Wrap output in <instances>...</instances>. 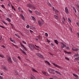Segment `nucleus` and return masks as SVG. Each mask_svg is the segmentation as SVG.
I'll return each mask as SVG.
<instances>
[{
    "mask_svg": "<svg viewBox=\"0 0 79 79\" xmlns=\"http://www.w3.org/2000/svg\"><path fill=\"white\" fill-rule=\"evenodd\" d=\"M68 20L69 21V23H71L72 22L71 19H70L69 18L68 19Z\"/></svg>",
    "mask_w": 79,
    "mask_h": 79,
    "instance_id": "26",
    "label": "nucleus"
},
{
    "mask_svg": "<svg viewBox=\"0 0 79 79\" xmlns=\"http://www.w3.org/2000/svg\"><path fill=\"white\" fill-rule=\"evenodd\" d=\"M22 42L23 43V44H25V45H26L27 44L26 42L24 41L23 40L22 41Z\"/></svg>",
    "mask_w": 79,
    "mask_h": 79,
    "instance_id": "34",
    "label": "nucleus"
},
{
    "mask_svg": "<svg viewBox=\"0 0 79 79\" xmlns=\"http://www.w3.org/2000/svg\"><path fill=\"white\" fill-rule=\"evenodd\" d=\"M38 23L39 25L40 26H42L44 24V22L42 21H39Z\"/></svg>",
    "mask_w": 79,
    "mask_h": 79,
    "instance_id": "2",
    "label": "nucleus"
},
{
    "mask_svg": "<svg viewBox=\"0 0 79 79\" xmlns=\"http://www.w3.org/2000/svg\"><path fill=\"white\" fill-rule=\"evenodd\" d=\"M48 6H51V4H50V3H49V2H48Z\"/></svg>",
    "mask_w": 79,
    "mask_h": 79,
    "instance_id": "37",
    "label": "nucleus"
},
{
    "mask_svg": "<svg viewBox=\"0 0 79 79\" xmlns=\"http://www.w3.org/2000/svg\"><path fill=\"white\" fill-rule=\"evenodd\" d=\"M2 68L5 70V71H8V68L7 67H6V66H3L2 67Z\"/></svg>",
    "mask_w": 79,
    "mask_h": 79,
    "instance_id": "9",
    "label": "nucleus"
},
{
    "mask_svg": "<svg viewBox=\"0 0 79 79\" xmlns=\"http://www.w3.org/2000/svg\"><path fill=\"white\" fill-rule=\"evenodd\" d=\"M45 35L46 37H48V33H45Z\"/></svg>",
    "mask_w": 79,
    "mask_h": 79,
    "instance_id": "36",
    "label": "nucleus"
},
{
    "mask_svg": "<svg viewBox=\"0 0 79 79\" xmlns=\"http://www.w3.org/2000/svg\"><path fill=\"white\" fill-rule=\"evenodd\" d=\"M56 73H57V74H60V72H58L57 71H55Z\"/></svg>",
    "mask_w": 79,
    "mask_h": 79,
    "instance_id": "45",
    "label": "nucleus"
},
{
    "mask_svg": "<svg viewBox=\"0 0 79 79\" xmlns=\"http://www.w3.org/2000/svg\"><path fill=\"white\" fill-rule=\"evenodd\" d=\"M22 52H23V54H25V55H26V53L24 51H23Z\"/></svg>",
    "mask_w": 79,
    "mask_h": 79,
    "instance_id": "54",
    "label": "nucleus"
},
{
    "mask_svg": "<svg viewBox=\"0 0 79 79\" xmlns=\"http://www.w3.org/2000/svg\"><path fill=\"white\" fill-rule=\"evenodd\" d=\"M12 59L14 61V62H16V63H18V61H17V60L16 59V58H15L14 57H13Z\"/></svg>",
    "mask_w": 79,
    "mask_h": 79,
    "instance_id": "14",
    "label": "nucleus"
},
{
    "mask_svg": "<svg viewBox=\"0 0 79 79\" xmlns=\"http://www.w3.org/2000/svg\"><path fill=\"white\" fill-rule=\"evenodd\" d=\"M61 47L62 48H64V47H66V45L64 44L63 43H62V45H61Z\"/></svg>",
    "mask_w": 79,
    "mask_h": 79,
    "instance_id": "12",
    "label": "nucleus"
},
{
    "mask_svg": "<svg viewBox=\"0 0 79 79\" xmlns=\"http://www.w3.org/2000/svg\"><path fill=\"white\" fill-rule=\"evenodd\" d=\"M11 6L12 7V9H13V10L14 9V7H13V6Z\"/></svg>",
    "mask_w": 79,
    "mask_h": 79,
    "instance_id": "63",
    "label": "nucleus"
},
{
    "mask_svg": "<svg viewBox=\"0 0 79 79\" xmlns=\"http://www.w3.org/2000/svg\"><path fill=\"white\" fill-rule=\"evenodd\" d=\"M35 12L36 13V14L37 15H40V14H41L40 12H38V11H37L35 10Z\"/></svg>",
    "mask_w": 79,
    "mask_h": 79,
    "instance_id": "13",
    "label": "nucleus"
},
{
    "mask_svg": "<svg viewBox=\"0 0 79 79\" xmlns=\"http://www.w3.org/2000/svg\"><path fill=\"white\" fill-rule=\"evenodd\" d=\"M0 27H2V28H3V29H5V27H3V26L0 25Z\"/></svg>",
    "mask_w": 79,
    "mask_h": 79,
    "instance_id": "35",
    "label": "nucleus"
},
{
    "mask_svg": "<svg viewBox=\"0 0 79 79\" xmlns=\"http://www.w3.org/2000/svg\"><path fill=\"white\" fill-rule=\"evenodd\" d=\"M30 27L32 28V29H35V27L32 26H31Z\"/></svg>",
    "mask_w": 79,
    "mask_h": 79,
    "instance_id": "48",
    "label": "nucleus"
},
{
    "mask_svg": "<svg viewBox=\"0 0 79 79\" xmlns=\"http://www.w3.org/2000/svg\"><path fill=\"white\" fill-rule=\"evenodd\" d=\"M27 5L28 8H31V7H32V4L30 3H28V4H27Z\"/></svg>",
    "mask_w": 79,
    "mask_h": 79,
    "instance_id": "11",
    "label": "nucleus"
},
{
    "mask_svg": "<svg viewBox=\"0 0 79 79\" xmlns=\"http://www.w3.org/2000/svg\"><path fill=\"white\" fill-rule=\"evenodd\" d=\"M73 74V76H75V77H77H77H78V76L77 75L74 74Z\"/></svg>",
    "mask_w": 79,
    "mask_h": 79,
    "instance_id": "31",
    "label": "nucleus"
},
{
    "mask_svg": "<svg viewBox=\"0 0 79 79\" xmlns=\"http://www.w3.org/2000/svg\"><path fill=\"white\" fill-rule=\"evenodd\" d=\"M55 43L57 44V45H58V41L57 40H54Z\"/></svg>",
    "mask_w": 79,
    "mask_h": 79,
    "instance_id": "23",
    "label": "nucleus"
},
{
    "mask_svg": "<svg viewBox=\"0 0 79 79\" xmlns=\"http://www.w3.org/2000/svg\"><path fill=\"white\" fill-rule=\"evenodd\" d=\"M28 11H29V12L30 13H32V10H29Z\"/></svg>",
    "mask_w": 79,
    "mask_h": 79,
    "instance_id": "42",
    "label": "nucleus"
},
{
    "mask_svg": "<svg viewBox=\"0 0 79 79\" xmlns=\"http://www.w3.org/2000/svg\"><path fill=\"white\" fill-rule=\"evenodd\" d=\"M52 64L53 65H54L55 66H56V67H57V68H59V66L57 64H56L55 63H52Z\"/></svg>",
    "mask_w": 79,
    "mask_h": 79,
    "instance_id": "20",
    "label": "nucleus"
},
{
    "mask_svg": "<svg viewBox=\"0 0 79 79\" xmlns=\"http://www.w3.org/2000/svg\"><path fill=\"white\" fill-rule=\"evenodd\" d=\"M48 72L51 73H52V71H55V70H53L52 69H48Z\"/></svg>",
    "mask_w": 79,
    "mask_h": 79,
    "instance_id": "3",
    "label": "nucleus"
},
{
    "mask_svg": "<svg viewBox=\"0 0 79 79\" xmlns=\"http://www.w3.org/2000/svg\"><path fill=\"white\" fill-rule=\"evenodd\" d=\"M29 47L30 48V49H31V50H34V48H35V46H33L32 45H30L29 46Z\"/></svg>",
    "mask_w": 79,
    "mask_h": 79,
    "instance_id": "6",
    "label": "nucleus"
},
{
    "mask_svg": "<svg viewBox=\"0 0 79 79\" xmlns=\"http://www.w3.org/2000/svg\"><path fill=\"white\" fill-rule=\"evenodd\" d=\"M26 27L27 28V29H29V27H30V26H29V25H27Z\"/></svg>",
    "mask_w": 79,
    "mask_h": 79,
    "instance_id": "43",
    "label": "nucleus"
},
{
    "mask_svg": "<svg viewBox=\"0 0 79 79\" xmlns=\"http://www.w3.org/2000/svg\"><path fill=\"white\" fill-rule=\"evenodd\" d=\"M54 16L56 19H58V16L56 15H54Z\"/></svg>",
    "mask_w": 79,
    "mask_h": 79,
    "instance_id": "27",
    "label": "nucleus"
},
{
    "mask_svg": "<svg viewBox=\"0 0 79 79\" xmlns=\"http://www.w3.org/2000/svg\"><path fill=\"white\" fill-rule=\"evenodd\" d=\"M36 55L40 57V58H44V56H43V55H42L40 54H39L38 53H36Z\"/></svg>",
    "mask_w": 79,
    "mask_h": 79,
    "instance_id": "5",
    "label": "nucleus"
},
{
    "mask_svg": "<svg viewBox=\"0 0 79 79\" xmlns=\"http://www.w3.org/2000/svg\"><path fill=\"white\" fill-rule=\"evenodd\" d=\"M47 42H48V43L50 42V40H48V39H47Z\"/></svg>",
    "mask_w": 79,
    "mask_h": 79,
    "instance_id": "50",
    "label": "nucleus"
},
{
    "mask_svg": "<svg viewBox=\"0 0 79 79\" xmlns=\"http://www.w3.org/2000/svg\"><path fill=\"white\" fill-rule=\"evenodd\" d=\"M79 55V54H75L74 55V57H75H75H77V56H78Z\"/></svg>",
    "mask_w": 79,
    "mask_h": 79,
    "instance_id": "33",
    "label": "nucleus"
},
{
    "mask_svg": "<svg viewBox=\"0 0 79 79\" xmlns=\"http://www.w3.org/2000/svg\"><path fill=\"white\" fill-rule=\"evenodd\" d=\"M45 63H46V64H47L48 65H50V63L47 60L45 61Z\"/></svg>",
    "mask_w": 79,
    "mask_h": 79,
    "instance_id": "18",
    "label": "nucleus"
},
{
    "mask_svg": "<svg viewBox=\"0 0 79 79\" xmlns=\"http://www.w3.org/2000/svg\"><path fill=\"white\" fill-rule=\"evenodd\" d=\"M6 20H7V21H8V22H11V20L9 18H7Z\"/></svg>",
    "mask_w": 79,
    "mask_h": 79,
    "instance_id": "22",
    "label": "nucleus"
},
{
    "mask_svg": "<svg viewBox=\"0 0 79 79\" xmlns=\"http://www.w3.org/2000/svg\"><path fill=\"white\" fill-rule=\"evenodd\" d=\"M35 40H36L37 41H39V39L37 38H35Z\"/></svg>",
    "mask_w": 79,
    "mask_h": 79,
    "instance_id": "62",
    "label": "nucleus"
},
{
    "mask_svg": "<svg viewBox=\"0 0 79 79\" xmlns=\"http://www.w3.org/2000/svg\"><path fill=\"white\" fill-rule=\"evenodd\" d=\"M2 47L3 48H5V46L3 45L2 46Z\"/></svg>",
    "mask_w": 79,
    "mask_h": 79,
    "instance_id": "56",
    "label": "nucleus"
},
{
    "mask_svg": "<svg viewBox=\"0 0 79 79\" xmlns=\"http://www.w3.org/2000/svg\"><path fill=\"white\" fill-rule=\"evenodd\" d=\"M10 24L11 26L12 27V28H13V24H12V23H10Z\"/></svg>",
    "mask_w": 79,
    "mask_h": 79,
    "instance_id": "53",
    "label": "nucleus"
},
{
    "mask_svg": "<svg viewBox=\"0 0 79 79\" xmlns=\"http://www.w3.org/2000/svg\"><path fill=\"white\" fill-rule=\"evenodd\" d=\"M20 16L21 17L22 19L24 21H25L24 17V16H23V15L20 14Z\"/></svg>",
    "mask_w": 79,
    "mask_h": 79,
    "instance_id": "17",
    "label": "nucleus"
},
{
    "mask_svg": "<svg viewBox=\"0 0 79 79\" xmlns=\"http://www.w3.org/2000/svg\"><path fill=\"white\" fill-rule=\"evenodd\" d=\"M0 57H1V58H5V57H4V56H3V55H2L0 54Z\"/></svg>",
    "mask_w": 79,
    "mask_h": 79,
    "instance_id": "29",
    "label": "nucleus"
},
{
    "mask_svg": "<svg viewBox=\"0 0 79 79\" xmlns=\"http://www.w3.org/2000/svg\"><path fill=\"white\" fill-rule=\"evenodd\" d=\"M7 61L9 63H11V64H12V63H13L12 60H11V58L10 57H8L7 59Z\"/></svg>",
    "mask_w": 79,
    "mask_h": 79,
    "instance_id": "1",
    "label": "nucleus"
},
{
    "mask_svg": "<svg viewBox=\"0 0 79 79\" xmlns=\"http://www.w3.org/2000/svg\"><path fill=\"white\" fill-rule=\"evenodd\" d=\"M42 73H43V74H44V75H45L46 76H50V75H49V74H48V73L42 71Z\"/></svg>",
    "mask_w": 79,
    "mask_h": 79,
    "instance_id": "8",
    "label": "nucleus"
},
{
    "mask_svg": "<svg viewBox=\"0 0 79 79\" xmlns=\"http://www.w3.org/2000/svg\"><path fill=\"white\" fill-rule=\"evenodd\" d=\"M54 11L55 13H58V12H59V11H58V10H54Z\"/></svg>",
    "mask_w": 79,
    "mask_h": 79,
    "instance_id": "41",
    "label": "nucleus"
},
{
    "mask_svg": "<svg viewBox=\"0 0 79 79\" xmlns=\"http://www.w3.org/2000/svg\"><path fill=\"white\" fill-rule=\"evenodd\" d=\"M20 45L21 46H22V47H23L24 48L25 50H26L27 51V48H26V47H25V46H24V45H23V44H21Z\"/></svg>",
    "mask_w": 79,
    "mask_h": 79,
    "instance_id": "16",
    "label": "nucleus"
},
{
    "mask_svg": "<svg viewBox=\"0 0 79 79\" xmlns=\"http://www.w3.org/2000/svg\"><path fill=\"white\" fill-rule=\"evenodd\" d=\"M1 7L2 8H5V7L4 6V5L2 4V5H1Z\"/></svg>",
    "mask_w": 79,
    "mask_h": 79,
    "instance_id": "39",
    "label": "nucleus"
},
{
    "mask_svg": "<svg viewBox=\"0 0 79 79\" xmlns=\"http://www.w3.org/2000/svg\"><path fill=\"white\" fill-rule=\"evenodd\" d=\"M13 45L14 46H15V47H16V48H18V46H17V45H15L14 44H13Z\"/></svg>",
    "mask_w": 79,
    "mask_h": 79,
    "instance_id": "55",
    "label": "nucleus"
},
{
    "mask_svg": "<svg viewBox=\"0 0 79 79\" xmlns=\"http://www.w3.org/2000/svg\"><path fill=\"white\" fill-rule=\"evenodd\" d=\"M18 58L19 59V60H21V57H20L19 56H18Z\"/></svg>",
    "mask_w": 79,
    "mask_h": 79,
    "instance_id": "47",
    "label": "nucleus"
},
{
    "mask_svg": "<svg viewBox=\"0 0 79 79\" xmlns=\"http://www.w3.org/2000/svg\"><path fill=\"white\" fill-rule=\"evenodd\" d=\"M30 32H31V33H32V32H34L32 31L31 30H30Z\"/></svg>",
    "mask_w": 79,
    "mask_h": 79,
    "instance_id": "60",
    "label": "nucleus"
},
{
    "mask_svg": "<svg viewBox=\"0 0 79 79\" xmlns=\"http://www.w3.org/2000/svg\"><path fill=\"white\" fill-rule=\"evenodd\" d=\"M18 10H19V11H21V8H20V7H18Z\"/></svg>",
    "mask_w": 79,
    "mask_h": 79,
    "instance_id": "59",
    "label": "nucleus"
},
{
    "mask_svg": "<svg viewBox=\"0 0 79 79\" xmlns=\"http://www.w3.org/2000/svg\"><path fill=\"white\" fill-rule=\"evenodd\" d=\"M32 71H33V72H35V73H38V72L36 71V70L32 68Z\"/></svg>",
    "mask_w": 79,
    "mask_h": 79,
    "instance_id": "19",
    "label": "nucleus"
},
{
    "mask_svg": "<svg viewBox=\"0 0 79 79\" xmlns=\"http://www.w3.org/2000/svg\"><path fill=\"white\" fill-rule=\"evenodd\" d=\"M20 45L21 46H22V47H23L24 48L25 50H26L27 51V48H26V47H25V46H24V45H23V44H21Z\"/></svg>",
    "mask_w": 79,
    "mask_h": 79,
    "instance_id": "15",
    "label": "nucleus"
},
{
    "mask_svg": "<svg viewBox=\"0 0 79 79\" xmlns=\"http://www.w3.org/2000/svg\"><path fill=\"white\" fill-rule=\"evenodd\" d=\"M15 73V74L16 75H18V72L16 70L14 71Z\"/></svg>",
    "mask_w": 79,
    "mask_h": 79,
    "instance_id": "25",
    "label": "nucleus"
},
{
    "mask_svg": "<svg viewBox=\"0 0 79 79\" xmlns=\"http://www.w3.org/2000/svg\"><path fill=\"white\" fill-rule=\"evenodd\" d=\"M51 45H52V46H54V45H53V43H51Z\"/></svg>",
    "mask_w": 79,
    "mask_h": 79,
    "instance_id": "64",
    "label": "nucleus"
},
{
    "mask_svg": "<svg viewBox=\"0 0 79 79\" xmlns=\"http://www.w3.org/2000/svg\"><path fill=\"white\" fill-rule=\"evenodd\" d=\"M31 18L33 20V21H36V19H35V18L34 17L32 16H31Z\"/></svg>",
    "mask_w": 79,
    "mask_h": 79,
    "instance_id": "21",
    "label": "nucleus"
},
{
    "mask_svg": "<svg viewBox=\"0 0 79 79\" xmlns=\"http://www.w3.org/2000/svg\"><path fill=\"white\" fill-rule=\"evenodd\" d=\"M31 79H35V77L33 75H32L31 77Z\"/></svg>",
    "mask_w": 79,
    "mask_h": 79,
    "instance_id": "24",
    "label": "nucleus"
},
{
    "mask_svg": "<svg viewBox=\"0 0 79 79\" xmlns=\"http://www.w3.org/2000/svg\"><path fill=\"white\" fill-rule=\"evenodd\" d=\"M65 59L66 60H68V61H69V59L67 57H65Z\"/></svg>",
    "mask_w": 79,
    "mask_h": 79,
    "instance_id": "38",
    "label": "nucleus"
},
{
    "mask_svg": "<svg viewBox=\"0 0 79 79\" xmlns=\"http://www.w3.org/2000/svg\"><path fill=\"white\" fill-rule=\"evenodd\" d=\"M2 22L3 23H4V24H5L7 25V23H6V22H5V21H3Z\"/></svg>",
    "mask_w": 79,
    "mask_h": 79,
    "instance_id": "40",
    "label": "nucleus"
},
{
    "mask_svg": "<svg viewBox=\"0 0 79 79\" xmlns=\"http://www.w3.org/2000/svg\"><path fill=\"white\" fill-rule=\"evenodd\" d=\"M65 11L66 14H68V13H69L68 9V8H67V7H66L65 8Z\"/></svg>",
    "mask_w": 79,
    "mask_h": 79,
    "instance_id": "7",
    "label": "nucleus"
},
{
    "mask_svg": "<svg viewBox=\"0 0 79 79\" xmlns=\"http://www.w3.org/2000/svg\"><path fill=\"white\" fill-rule=\"evenodd\" d=\"M15 35H16V37H18V38H19L20 39L21 38V37H20V36H19V35L18 34H15Z\"/></svg>",
    "mask_w": 79,
    "mask_h": 79,
    "instance_id": "28",
    "label": "nucleus"
},
{
    "mask_svg": "<svg viewBox=\"0 0 79 79\" xmlns=\"http://www.w3.org/2000/svg\"><path fill=\"white\" fill-rule=\"evenodd\" d=\"M73 10H74L75 13H76V8H75L74 7H73Z\"/></svg>",
    "mask_w": 79,
    "mask_h": 79,
    "instance_id": "30",
    "label": "nucleus"
},
{
    "mask_svg": "<svg viewBox=\"0 0 79 79\" xmlns=\"http://www.w3.org/2000/svg\"><path fill=\"white\" fill-rule=\"evenodd\" d=\"M10 41H12V40H13L12 39V38H11L10 37Z\"/></svg>",
    "mask_w": 79,
    "mask_h": 79,
    "instance_id": "57",
    "label": "nucleus"
},
{
    "mask_svg": "<svg viewBox=\"0 0 79 79\" xmlns=\"http://www.w3.org/2000/svg\"><path fill=\"white\" fill-rule=\"evenodd\" d=\"M52 10L54 11H55V8H54V7H52Z\"/></svg>",
    "mask_w": 79,
    "mask_h": 79,
    "instance_id": "61",
    "label": "nucleus"
},
{
    "mask_svg": "<svg viewBox=\"0 0 79 79\" xmlns=\"http://www.w3.org/2000/svg\"><path fill=\"white\" fill-rule=\"evenodd\" d=\"M11 42H13V43H15V40H12V41H11Z\"/></svg>",
    "mask_w": 79,
    "mask_h": 79,
    "instance_id": "51",
    "label": "nucleus"
},
{
    "mask_svg": "<svg viewBox=\"0 0 79 79\" xmlns=\"http://www.w3.org/2000/svg\"><path fill=\"white\" fill-rule=\"evenodd\" d=\"M31 8H32L33 9H34V10H35V7L34 6H32V5Z\"/></svg>",
    "mask_w": 79,
    "mask_h": 79,
    "instance_id": "32",
    "label": "nucleus"
},
{
    "mask_svg": "<svg viewBox=\"0 0 79 79\" xmlns=\"http://www.w3.org/2000/svg\"><path fill=\"white\" fill-rule=\"evenodd\" d=\"M0 79H3V77L1 76L0 75Z\"/></svg>",
    "mask_w": 79,
    "mask_h": 79,
    "instance_id": "58",
    "label": "nucleus"
},
{
    "mask_svg": "<svg viewBox=\"0 0 79 79\" xmlns=\"http://www.w3.org/2000/svg\"><path fill=\"white\" fill-rule=\"evenodd\" d=\"M66 49H67V50H70L69 47H66Z\"/></svg>",
    "mask_w": 79,
    "mask_h": 79,
    "instance_id": "46",
    "label": "nucleus"
},
{
    "mask_svg": "<svg viewBox=\"0 0 79 79\" xmlns=\"http://www.w3.org/2000/svg\"><path fill=\"white\" fill-rule=\"evenodd\" d=\"M72 49L73 51H75V52H77V51H78L79 50V49L77 48H76L74 47L72 48Z\"/></svg>",
    "mask_w": 79,
    "mask_h": 79,
    "instance_id": "4",
    "label": "nucleus"
},
{
    "mask_svg": "<svg viewBox=\"0 0 79 79\" xmlns=\"http://www.w3.org/2000/svg\"><path fill=\"white\" fill-rule=\"evenodd\" d=\"M9 18H11V16H12V15H8Z\"/></svg>",
    "mask_w": 79,
    "mask_h": 79,
    "instance_id": "49",
    "label": "nucleus"
},
{
    "mask_svg": "<svg viewBox=\"0 0 79 79\" xmlns=\"http://www.w3.org/2000/svg\"><path fill=\"white\" fill-rule=\"evenodd\" d=\"M62 23H63L64 24H65V21H66V19H65L64 17H63V18L62 19Z\"/></svg>",
    "mask_w": 79,
    "mask_h": 79,
    "instance_id": "10",
    "label": "nucleus"
},
{
    "mask_svg": "<svg viewBox=\"0 0 79 79\" xmlns=\"http://www.w3.org/2000/svg\"><path fill=\"white\" fill-rule=\"evenodd\" d=\"M75 60H79V58H75Z\"/></svg>",
    "mask_w": 79,
    "mask_h": 79,
    "instance_id": "52",
    "label": "nucleus"
},
{
    "mask_svg": "<svg viewBox=\"0 0 79 79\" xmlns=\"http://www.w3.org/2000/svg\"><path fill=\"white\" fill-rule=\"evenodd\" d=\"M76 6H77V8H79V5H78V4H76Z\"/></svg>",
    "mask_w": 79,
    "mask_h": 79,
    "instance_id": "44",
    "label": "nucleus"
}]
</instances>
